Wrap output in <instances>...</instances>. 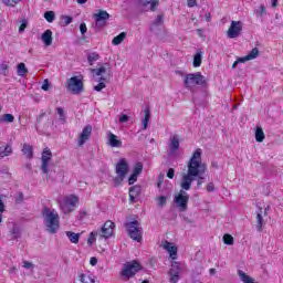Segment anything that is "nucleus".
<instances>
[{
    "instance_id": "40",
    "label": "nucleus",
    "mask_w": 283,
    "mask_h": 283,
    "mask_svg": "<svg viewBox=\"0 0 283 283\" xmlns=\"http://www.w3.org/2000/svg\"><path fill=\"white\" fill-rule=\"evenodd\" d=\"M223 243L228 244L229 247H231L233 244V235L226 233L223 235Z\"/></svg>"
},
{
    "instance_id": "46",
    "label": "nucleus",
    "mask_w": 283,
    "mask_h": 283,
    "mask_svg": "<svg viewBox=\"0 0 283 283\" xmlns=\"http://www.w3.org/2000/svg\"><path fill=\"white\" fill-rule=\"evenodd\" d=\"M175 176H176V169L169 168L167 171V178H169V180H174Z\"/></svg>"
},
{
    "instance_id": "13",
    "label": "nucleus",
    "mask_w": 283,
    "mask_h": 283,
    "mask_svg": "<svg viewBox=\"0 0 283 283\" xmlns=\"http://www.w3.org/2000/svg\"><path fill=\"white\" fill-rule=\"evenodd\" d=\"M115 171L117 176L126 177L127 174H129V164H127V159L125 158L119 159V161L116 164Z\"/></svg>"
},
{
    "instance_id": "14",
    "label": "nucleus",
    "mask_w": 283,
    "mask_h": 283,
    "mask_svg": "<svg viewBox=\"0 0 283 283\" xmlns=\"http://www.w3.org/2000/svg\"><path fill=\"white\" fill-rule=\"evenodd\" d=\"M90 136H92V126L87 125L83 128L82 133L78 136V147H83L85 143L90 140Z\"/></svg>"
},
{
    "instance_id": "61",
    "label": "nucleus",
    "mask_w": 283,
    "mask_h": 283,
    "mask_svg": "<svg viewBox=\"0 0 283 283\" xmlns=\"http://www.w3.org/2000/svg\"><path fill=\"white\" fill-rule=\"evenodd\" d=\"M13 238H19V228H13L12 231H11Z\"/></svg>"
},
{
    "instance_id": "38",
    "label": "nucleus",
    "mask_w": 283,
    "mask_h": 283,
    "mask_svg": "<svg viewBox=\"0 0 283 283\" xmlns=\"http://www.w3.org/2000/svg\"><path fill=\"white\" fill-rule=\"evenodd\" d=\"M55 14L54 11H46L44 13V19L48 21V23H52L54 21Z\"/></svg>"
},
{
    "instance_id": "36",
    "label": "nucleus",
    "mask_w": 283,
    "mask_h": 283,
    "mask_svg": "<svg viewBox=\"0 0 283 283\" xmlns=\"http://www.w3.org/2000/svg\"><path fill=\"white\" fill-rule=\"evenodd\" d=\"M56 114H57L60 120H61L62 123H65V120H66V117H65V109H63V107H57V108H56Z\"/></svg>"
},
{
    "instance_id": "27",
    "label": "nucleus",
    "mask_w": 283,
    "mask_h": 283,
    "mask_svg": "<svg viewBox=\"0 0 283 283\" xmlns=\"http://www.w3.org/2000/svg\"><path fill=\"white\" fill-rule=\"evenodd\" d=\"M192 65L193 67H200L202 65V53H196Z\"/></svg>"
},
{
    "instance_id": "10",
    "label": "nucleus",
    "mask_w": 283,
    "mask_h": 283,
    "mask_svg": "<svg viewBox=\"0 0 283 283\" xmlns=\"http://www.w3.org/2000/svg\"><path fill=\"white\" fill-rule=\"evenodd\" d=\"M50 160H52V150L49 147L44 148L41 156V169L45 176L50 174Z\"/></svg>"
},
{
    "instance_id": "62",
    "label": "nucleus",
    "mask_w": 283,
    "mask_h": 283,
    "mask_svg": "<svg viewBox=\"0 0 283 283\" xmlns=\"http://www.w3.org/2000/svg\"><path fill=\"white\" fill-rule=\"evenodd\" d=\"M197 2L196 0H188V8H196Z\"/></svg>"
},
{
    "instance_id": "17",
    "label": "nucleus",
    "mask_w": 283,
    "mask_h": 283,
    "mask_svg": "<svg viewBox=\"0 0 283 283\" xmlns=\"http://www.w3.org/2000/svg\"><path fill=\"white\" fill-rule=\"evenodd\" d=\"M169 149L172 154H176V151L180 149V138L178 137V135L171 137Z\"/></svg>"
},
{
    "instance_id": "3",
    "label": "nucleus",
    "mask_w": 283,
    "mask_h": 283,
    "mask_svg": "<svg viewBox=\"0 0 283 283\" xmlns=\"http://www.w3.org/2000/svg\"><path fill=\"white\" fill-rule=\"evenodd\" d=\"M124 227L130 240L143 242V230H140V222H138V220L128 221Z\"/></svg>"
},
{
    "instance_id": "24",
    "label": "nucleus",
    "mask_w": 283,
    "mask_h": 283,
    "mask_svg": "<svg viewBox=\"0 0 283 283\" xmlns=\"http://www.w3.org/2000/svg\"><path fill=\"white\" fill-rule=\"evenodd\" d=\"M264 138H266V135L264 134V130L262 129V127H256L255 129L256 143H264Z\"/></svg>"
},
{
    "instance_id": "21",
    "label": "nucleus",
    "mask_w": 283,
    "mask_h": 283,
    "mask_svg": "<svg viewBox=\"0 0 283 283\" xmlns=\"http://www.w3.org/2000/svg\"><path fill=\"white\" fill-rule=\"evenodd\" d=\"M149 120H151V111L149 108H145L144 118L142 120L143 129H147V127H149Z\"/></svg>"
},
{
    "instance_id": "44",
    "label": "nucleus",
    "mask_w": 283,
    "mask_h": 283,
    "mask_svg": "<svg viewBox=\"0 0 283 283\" xmlns=\"http://www.w3.org/2000/svg\"><path fill=\"white\" fill-rule=\"evenodd\" d=\"M157 205L158 207H165V205H167V197L165 196L157 197Z\"/></svg>"
},
{
    "instance_id": "34",
    "label": "nucleus",
    "mask_w": 283,
    "mask_h": 283,
    "mask_svg": "<svg viewBox=\"0 0 283 283\" xmlns=\"http://www.w3.org/2000/svg\"><path fill=\"white\" fill-rule=\"evenodd\" d=\"M96 235H98V232L96 231H93L88 234V238H87V244L90 247H92V244H94V242H96Z\"/></svg>"
},
{
    "instance_id": "56",
    "label": "nucleus",
    "mask_w": 283,
    "mask_h": 283,
    "mask_svg": "<svg viewBox=\"0 0 283 283\" xmlns=\"http://www.w3.org/2000/svg\"><path fill=\"white\" fill-rule=\"evenodd\" d=\"M155 25H163V15H157L156 20H155Z\"/></svg>"
},
{
    "instance_id": "30",
    "label": "nucleus",
    "mask_w": 283,
    "mask_h": 283,
    "mask_svg": "<svg viewBox=\"0 0 283 283\" xmlns=\"http://www.w3.org/2000/svg\"><path fill=\"white\" fill-rule=\"evenodd\" d=\"M264 226V218H262V213L261 212H258L256 214V228H258V231H262V227Z\"/></svg>"
},
{
    "instance_id": "47",
    "label": "nucleus",
    "mask_w": 283,
    "mask_h": 283,
    "mask_svg": "<svg viewBox=\"0 0 283 283\" xmlns=\"http://www.w3.org/2000/svg\"><path fill=\"white\" fill-rule=\"evenodd\" d=\"M138 180V175H135L134 172L128 178V185H134Z\"/></svg>"
},
{
    "instance_id": "53",
    "label": "nucleus",
    "mask_w": 283,
    "mask_h": 283,
    "mask_svg": "<svg viewBox=\"0 0 283 283\" xmlns=\"http://www.w3.org/2000/svg\"><path fill=\"white\" fill-rule=\"evenodd\" d=\"M163 182H165V176L159 175L158 182H157L158 189H160L163 187Z\"/></svg>"
},
{
    "instance_id": "43",
    "label": "nucleus",
    "mask_w": 283,
    "mask_h": 283,
    "mask_svg": "<svg viewBox=\"0 0 283 283\" xmlns=\"http://www.w3.org/2000/svg\"><path fill=\"white\" fill-rule=\"evenodd\" d=\"M21 0H2V3L4 6H8L9 8H14Z\"/></svg>"
},
{
    "instance_id": "31",
    "label": "nucleus",
    "mask_w": 283,
    "mask_h": 283,
    "mask_svg": "<svg viewBox=\"0 0 283 283\" xmlns=\"http://www.w3.org/2000/svg\"><path fill=\"white\" fill-rule=\"evenodd\" d=\"M28 74V67H25V63L18 64V75L19 76H25Z\"/></svg>"
},
{
    "instance_id": "12",
    "label": "nucleus",
    "mask_w": 283,
    "mask_h": 283,
    "mask_svg": "<svg viewBox=\"0 0 283 283\" xmlns=\"http://www.w3.org/2000/svg\"><path fill=\"white\" fill-rule=\"evenodd\" d=\"M242 34V22L231 21V24L227 31L228 39H238Z\"/></svg>"
},
{
    "instance_id": "7",
    "label": "nucleus",
    "mask_w": 283,
    "mask_h": 283,
    "mask_svg": "<svg viewBox=\"0 0 283 283\" xmlns=\"http://www.w3.org/2000/svg\"><path fill=\"white\" fill-rule=\"evenodd\" d=\"M138 271H143V265H140V262L133 260L124 265L122 277L129 280V277H134Z\"/></svg>"
},
{
    "instance_id": "45",
    "label": "nucleus",
    "mask_w": 283,
    "mask_h": 283,
    "mask_svg": "<svg viewBox=\"0 0 283 283\" xmlns=\"http://www.w3.org/2000/svg\"><path fill=\"white\" fill-rule=\"evenodd\" d=\"M170 275V283H178V280H180V274L178 273H169Z\"/></svg>"
},
{
    "instance_id": "33",
    "label": "nucleus",
    "mask_w": 283,
    "mask_h": 283,
    "mask_svg": "<svg viewBox=\"0 0 283 283\" xmlns=\"http://www.w3.org/2000/svg\"><path fill=\"white\" fill-rule=\"evenodd\" d=\"M98 59H101V55H98L96 52H93L87 56L90 65H94L95 61H98Z\"/></svg>"
},
{
    "instance_id": "52",
    "label": "nucleus",
    "mask_w": 283,
    "mask_h": 283,
    "mask_svg": "<svg viewBox=\"0 0 283 283\" xmlns=\"http://www.w3.org/2000/svg\"><path fill=\"white\" fill-rule=\"evenodd\" d=\"M22 201H23V192H18L15 197L17 205H21Z\"/></svg>"
},
{
    "instance_id": "54",
    "label": "nucleus",
    "mask_w": 283,
    "mask_h": 283,
    "mask_svg": "<svg viewBox=\"0 0 283 283\" xmlns=\"http://www.w3.org/2000/svg\"><path fill=\"white\" fill-rule=\"evenodd\" d=\"M23 269H34V264H32V262L29 261H23Z\"/></svg>"
},
{
    "instance_id": "63",
    "label": "nucleus",
    "mask_w": 283,
    "mask_h": 283,
    "mask_svg": "<svg viewBox=\"0 0 283 283\" xmlns=\"http://www.w3.org/2000/svg\"><path fill=\"white\" fill-rule=\"evenodd\" d=\"M206 21L209 23V21H211V13H207L206 14Z\"/></svg>"
},
{
    "instance_id": "5",
    "label": "nucleus",
    "mask_w": 283,
    "mask_h": 283,
    "mask_svg": "<svg viewBox=\"0 0 283 283\" xmlns=\"http://www.w3.org/2000/svg\"><path fill=\"white\" fill-rule=\"evenodd\" d=\"M66 90L76 96L80 94H83V90H85V86L83 84V77L82 76H72L66 81Z\"/></svg>"
},
{
    "instance_id": "15",
    "label": "nucleus",
    "mask_w": 283,
    "mask_h": 283,
    "mask_svg": "<svg viewBox=\"0 0 283 283\" xmlns=\"http://www.w3.org/2000/svg\"><path fill=\"white\" fill-rule=\"evenodd\" d=\"M163 248L169 253L171 260H178V247L172 245L169 241H164Z\"/></svg>"
},
{
    "instance_id": "26",
    "label": "nucleus",
    "mask_w": 283,
    "mask_h": 283,
    "mask_svg": "<svg viewBox=\"0 0 283 283\" xmlns=\"http://www.w3.org/2000/svg\"><path fill=\"white\" fill-rule=\"evenodd\" d=\"M11 154H12L11 145H7L4 148L3 147L0 148V158H6L8 156H11Z\"/></svg>"
},
{
    "instance_id": "4",
    "label": "nucleus",
    "mask_w": 283,
    "mask_h": 283,
    "mask_svg": "<svg viewBox=\"0 0 283 283\" xmlns=\"http://www.w3.org/2000/svg\"><path fill=\"white\" fill-rule=\"evenodd\" d=\"M184 83L187 90H191V87H196V85L207 87V80H205V76L200 72L187 74Z\"/></svg>"
},
{
    "instance_id": "22",
    "label": "nucleus",
    "mask_w": 283,
    "mask_h": 283,
    "mask_svg": "<svg viewBox=\"0 0 283 283\" xmlns=\"http://www.w3.org/2000/svg\"><path fill=\"white\" fill-rule=\"evenodd\" d=\"M78 280L82 283H96V277L94 274H80Z\"/></svg>"
},
{
    "instance_id": "6",
    "label": "nucleus",
    "mask_w": 283,
    "mask_h": 283,
    "mask_svg": "<svg viewBox=\"0 0 283 283\" xmlns=\"http://www.w3.org/2000/svg\"><path fill=\"white\" fill-rule=\"evenodd\" d=\"M59 205L63 213H72V211H74L78 205V197L76 195H69L64 197V199L60 201Z\"/></svg>"
},
{
    "instance_id": "32",
    "label": "nucleus",
    "mask_w": 283,
    "mask_h": 283,
    "mask_svg": "<svg viewBox=\"0 0 283 283\" xmlns=\"http://www.w3.org/2000/svg\"><path fill=\"white\" fill-rule=\"evenodd\" d=\"M260 55V50L258 48H253L250 53L247 55L248 60L253 61V59H258Z\"/></svg>"
},
{
    "instance_id": "41",
    "label": "nucleus",
    "mask_w": 283,
    "mask_h": 283,
    "mask_svg": "<svg viewBox=\"0 0 283 283\" xmlns=\"http://www.w3.org/2000/svg\"><path fill=\"white\" fill-rule=\"evenodd\" d=\"M125 176L123 175H117L115 178H114V185L115 187H120L123 185V180H125Z\"/></svg>"
},
{
    "instance_id": "37",
    "label": "nucleus",
    "mask_w": 283,
    "mask_h": 283,
    "mask_svg": "<svg viewBox=\"0 0 283 283\" xmlns=\"http://www.w3.org/2000/svg\"><path fill=\"white\" fill-rule=\"evenodd\" d=\"M133 174H135L136 176H140V174H143V163L138 161L134 169H133Z\"/></svg>"
},
{
    "instance_id": "48",
    "label": "nucleus",
    "mask_w": 283,
    "mask_h": 283,
    "mask_svg": "<svg viewBox=\"0 0 283 283\" xmlns=\"http://www.w3.org/2000/svg\"><path fill=\"white\" fill-rule=\"evenodd\" d=\"M62 21H63L64 25H70V23H72L73 19L70 15H63Z\"/></svg>"
},
{
    "instance_id": "60",
    "label": "nucleus",
    "mask_w": 283,
    "mask_h": 283,
    "mask_svg": "<svg viewBox=\"0 0 283 283\" xmlns=\"http://www.w3.org/2000/svg\"><path fill=\"white\" fill-rule=\"evenodd\" d=\"M28 28V22H22L19 27V32H23Z\"/></svg>"
},
{
    "instance_id": "51",
    "label": "nucleus",
    "mask_w": 283,
    "mask_h": 283,
    "mask_svg": "<svg viewBox=\"0 0 283 283\" xmlns=\"http://www.w3.org/2000/svg\"><path fill=\"white\" fill-rule=\"evenodd\" d=\"M207 191L209 192V193H211V192H213V191H216V185H213V182H209L208 185H207Z\"/></svg>"
},
{
    "instance_id": "57",
    "label": "nucleus",
    "mask_w": 283,
    "mask_h": 283,
    "mask_svg": "<svg viewBox=\"0 0 283 283\" xmlns=\"http://www.w3.org/2000/svg\"><path fill=\"white\" fill-rule=\"evenodd\" d=\"M42 90L44 92H48V90H50V82H48V80H45L44 83L42 84Z\"/></svg>"
},
{
    "instance_id": "29",
    "label": "nucleus",
    "mask_w": 283,
    "mask_h": 283,
    "mask_svg": "<svg viewBox=\"0 0 283 283\" xmlns=\"http://www.w3.org/2000/svg\"><path fill=\"white\" fill-rule=\"evenodd\" d=\"M146 4H150L151 12H156L158 10L159 1L158 0H144Z\"/></svg>"
},
{
    "instance_id": "35",
    "label": "nucleus",
    "mask_w": 283,
    "mask_h": 283,
    "mask_svg": "<svg viewBox=\"0 0 283 283\" xmlns=\"http://www.w3.org/2000/svg\"><path fill=\"white\" fill-rule=\"evenodd\" d=\"M107 72V69L105 66H101L98 69H92V73L95 74V76H103Z\"/></svg>"
},
{
    "instance_id": "8",
    "label": "nucleus",
    "mask_w": 283,
    "mask_h": 283,
    "mask_svg": "<svg viewBox=\"0 0 283 283\" xmlns=\"http://www.w3.org/2000/svg\"><path fill=\"white\" fill-rule=\"evenodd\" d=\"M93 19L95 21V28H97V30H103V28L107 25V21H109V13L105 10H98L93 14Z\"/></svg>"
},
{
    "instance_id": "18",
    "label": "nucleus",
    "mask_w": 283,
    "mask_h": 283,
    "mask_svg": "<svg viewBox=\"0 0 283 283\" xmlns=\"http://www.w3.org/2000/svg\"><path fill=\"white\" fill-rule=\"evenodd\" d=\"M22 154L28 158L29 160L34 158V148L30 144H23L22 146Z\"/></svg>"
},
{
    "instance_id": "42",
    "label": "nucleus",
    "mask_w": 283,
    "mask_h": 283,
    "mask_svg": "<svg viewBox=\"0 0 283 283\" xmlns=\"http://www.w3.org/2000/svg\"><path fill=\"white\" fill-rule=\"evenodd\" d=\"M6 212V202L0 198V224L3 222V213Z\"/></svg>"
},
{
    "instance_id": "28",
    "label": "nucleus",
    "mask_w": 283,
    "mask_h": 283,
    "mask_svg": "<svg viewBox=\"0 0 283 283\" xmlns=\"http://www.w3.org/2000/svg\"><path fill=\"white\" fill-rule=\"evenodd\" d=\"M180 263L177 262V261H174L170 265V270H169V273H177V274H180Z\"/></svg>"
},
{
    "instance_id": "23",
    "label": "nucleus",
    "mask_w": 283,
    "mask_h": 283,
    "mask_svg": "<svg viewBox=\"0 0 283 283\" xmlns=\"http://www.w3.org/2000/svg\"><path fill=\"white\" fill-rule=\"evenodd\" d=\"M42 41L46 46L52 45V30L49 29L42 34Z\"/></svg>"
},
{
    "instance_id": "58",
    "label": "nucleus",
    "mask_w": 283,
    "mask_h": 283,
    "mask_svg": "<svg viewBox=\"0 0 283 283\" xmlns=\"http://www.w3.org/2000/svg\"><path fill=\"white\" fill-rule=\"evenodd\" d=\"M90 264L91 266H96V264H98V259H96V256H92L90 260Z\"/></svg>"
},
{
    "instance_id": "64",
    "label": "nucleus",
    "mask_w": 283,
    "mask_h": 283,
    "mask_svg": "<svg viewBox=\"0 0 283 283\" xmlns=\"http://www.w3.org/2000/svg\"><path fill=\"white\" fill-rule=\"evenodd\" d=\"M80 6H83L84 3H87V0H76Z\"/></svg>"
},
{
    "instance_id": "2",
    "label": "nucleus",
    "mask_w": 283,
    "mask_h": 283,
    "mask_svg": "<svg viewBox=\"0 0 283 283\" xmlns=\"http://www.w3.org/2000/svg\"><path fill=\"white\" fill-rule=\"evenodd\" d=\"M42 216L45 220L46 231L52 234L56 233V231H59V227H61V218L59 217V212L44 207L42 209Z\"/></svg>"
},
{
    "instance_id": "11",
    "label": "nucleus",
    "mask_w": 283,
    "mask_h": 283,
    "mask_svg": "<svg viewBox=\"0 0 283 283\" xmlns=\"http://www.w3.org/2000/svg\"><path fill=\"white\" fill-rule=\"evenodd\" d=\"M115 228L116 223H114L112 220L106 221L101 228L99 240H107L108 238H112V235H114Z\"/></svg>"
},
{
    "instance_id": "49",
    "label": "nucleus",
    "mask_w": 283,
    "mask_h": 283,
    "mask_svg": "<svg viewBox=\"0 0 283 283\" xmlns=\"http://www.w3.org/2000/svg\"><path fill=\"white\" fill-rule=\"evenodd\" d=\"M80 32L81 34H87V24H85V22L80 24Z\"/></svg>"
},
{
    "instance_id": "9",
    "label": "nucleus",
    "mask_w": 283,
    "mask_h": 283,
    "mask_svg": "<svg viewBox=\"0 0 283 283\" xmlns=\"http://www.w3.org/2000/svg\"><path fill=\"white\" fill-rule=\"evenodd\" d=\"M175 202L180 211H187V205H189V193H187V190L181 188L178 195L175 196Z\"/></svg>"
},
{
    "instance_id": "59",
    "label": "nucleus",
    "mask_w": 283,
    "mask_h": 283,
    "mask_svg": "<svg viewBox=\"0 0 283 283\" xmlns=\"http://www.w3.org/2000/svg\"><path fill=\"white\" fill-rule=\"evenodd\" d=\"M247 61H250L249 57L245 55V56H242V57H239L237 60V63H247Z\"/></svg>"
},
{
    "instance_id": "16",
    "label": "nucleus",
    "mask_w": 283,
    "mask_h": 283,
    "mask_svg": "<svg viewBox=\"0 0 283 283\" xmlns=\"http://www.w3.org/2000/svg\"><path fill=\"white\" fill-rule=\"evenodd\" d=\"M108 145L109 147L120 149V147H123V140L118 139V137L114 133L109 132Z\"/></svg>"
},
{
    "instance_id": "50",
    "label": "nucleus",
    "mask_w": 283,
    "mask_h": 283,
    "mask_svg": "<svg viewBox=\"0 0 283 283\" xmlns=\"http://www.w3.org/2000/svg\"><path fill=\"white\" fill-rule=\"evenodd\" d=\"M106 85L103 82H99L95 87V92H102L103 90H105Z\"/></svg>"
},
{
    "instance_id": "25",
    "label": "nucleus",
    "mask_w": 283,
    "mask_h": 283,
    "mask_svg": "<svg viewBox=\"0 0 283 283\" xmlns=\"http://www.w3.org/2000/svg\"><path fill=\"white\" fill-rule=\"evenodd\" d=\"M125 39H127V32H122L113 39L112 44L120 45V43H123V41H125Z\"/></svg>"
},
{
    "instance_id": "1",
    "label": "nucleus",
    "mask_w": 283,
    "mask_h": 283,
    "mask_svg": "<svg viewBox=\"0 0 283 283\" xmlns=\"http://www.w3.org/2000/svg\"><path fill=\"white\" fill-rule=\"evenodd\" d=\"M187 174H184L180 180V187L185 191H189L191 189V185H193V180H197V187L202 186L205 182L203 174H207V165L202 163V149L197 148L187 165Z\"/></svg>"
},
{
    "instance_id": "20",
    "label": "nucleus",
    "mask_w": 283,
    "mask_h": 283,
    "mask_svg": "<svg viewBox=\"0 0 283 283\" xmlns=\"http://www.w3.org/2000/svg\"><path fill=\"white\" fill-rule=\"evenodd\" d=\"M65 235H66V238H69V240L72 244H78V241L81 240V233L66 231Z\"/></svg>"
},
{
    "instance_id": "39",
    "label": "nucleus",
    "mask_w": 283,
    "mask_h": 283,
    "mask_svg": "<svg viewBox=\"0 0 283 283\" xmlns=\"http://www.w3.org/2000/svg\"><path fill=\"white\" fill-rule=\"evenodd\" d=\"M2 123H14V115L12 114H4L1 118Z\"/></svg>"
},
{
    "instance_id": "55",
    "label": "nucleus",
    "mask_w": 283,
    "mask_h": 283,
    "mask_svg": "<svg viewBox=\"0 0 283 283\" xmlns=\"http://www.w3.org/2000/svg\"><path fill=\"white\" fill-rule=\"evenodd\" d=\"M129 120V116H127L126 114H122V116L119 117V123H127Z\"/></svg>"
},
{
    "instance_id": "19",
    "label": "nucleus",
    "mask_w": 283,
    "mask_h": 283,
    "mask_svg": "<svg viewBox=\"0 0 283 283\" xmlns=\"http://www.w3.org/2000/svg\"><path fill=\"white\" fill-rule=\"evenodd\" d=\"M140 196V186L136 185L129 189V201L135 202L136 198Z\"/></svg>"
}]
</instances>
